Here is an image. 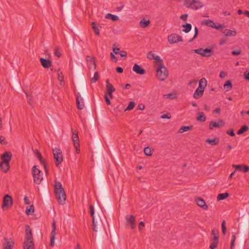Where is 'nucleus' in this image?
<instances>
[{"label": "nucleus", "mask_w": 249, "mask_h": 249, "mask_svg": "<svg viewBox=\"0 0 249 249\" xmlns=\"http://www.w3.org/2000/svg\"><path fill=\"white\" fill-rule=\"evenodd\" d=\"M89 213L92 217L93 230L95 232H100L104 230L102 218L105 216L102 211H97L94 215V206L90 204L89 207Z\"/></svg>", "instance_id": "f257e3e1"}, {"label": "nucleus", "mask_w": 249, "mask_h": 249, "mask_svg": "<svg viewBox=\"0 0 249 249\" xmlns=\"http://www.w3.org/2000/svg\"><path fill=\"white\" fill-rule=\"evenodd\" d=\"M23 249H35V243L32 231L29 225L26 226L25 240Z\"/></svg>", "instance_id": "f03ea898"}, {"label": "nucleus", "mask_w": 249, "mask_h": 249, "mask_svg": "<svg viewBox=\"0 0 249 249\" xmlns=\"http://www.w3.org/2000/svg\"><path fill=\"white\" fill-rule=\"evenodd\" d=\"M56 198L60 204H64L66 199V195L62 185L60 182L55 181L54 186Z\"/></svg>", "instance_id": "7ed1b4c3"}, {"label": "nucleus", "mask_w": 249, "mask_h": 249, "mask_svg": "<svg viewBox=\"0 0 249 249\" xmlns=\"http://www.w3.org/2000/svg\"><path fill=\"white\" fill-rule=\"evenodd\" d=\"M156 76L160 81L164 80L168 76V71L163 65H160L156 68Z\"/></svg>", "instance_id": "20e7f679"}, {"label": "nucleus", "mask_w": 249, "mask_h": 249, "mask_svg": "<svg viewBox=\"0 0 249 249\" xmlns=\"http://www.w3.org/2000/svg\"><path fill=\"white\" fill-rule=\"evenodd\" d=\"M184 5L188 8L196 10L203 6L202 2L196 0H185Z\"/></svg>", "instance_id": "39448f33"}, {"label": "nucleus", "mask_w": 249, "mask_h": 249, "mask_svg": "<svg viewBox=\"0 0 249 249\" xmlns=\"http://www.w3.org/2000/svg\"><path fill=\"white\" fill-rule=\"evenodd\" d=\"M41 171L36 168V165L32 168V174L34 178V181L37 184H39L43 179L42 175H41Z\"/></svg>", "instance_id": "423d86ee"}, {"label": "nucleus", "mask_w": 249, "mask_h": 249, "mask_svg": "<svg viewBox=\"0 0 249 249\" xmlns=\"http://www.w3.org/2000/svg\"><path fill=\"white\" fill-rule=\"evenodd\" d=\"M53 152L55 160V163L57 167L63 161V155L62 151L58 148L53 149Z\"/></svg>", "instance_id": "0eeeda50"}, {"label": "nucleus", "mask_w": 249, "mask_h": 249, "mask_svg": "<svg viewBox=\"0 0 249 249\" xmlns=\"http://www.w3.org/2000/svg\"><path fill=\"white\" fill-rule=\"evenodd\" d=\"M72 133V140L73 142V145L75 148L76 152L77 154L80 153V145H79V139L78 135V132L76 130L71 129Z\"/></svg>", "instance_id": "6e6552de"}, {"label": "nucleus", "mask_w": 249, "mask_h": 249, "mask_svg": "<svg viewBox=\"0 0 249 249\" xmlns=\"http://www.w3.org/2000/svg\"><path fill=\"white\" fill-rule=\"evenodd\" d=\"M13 205V199L11 196L6 195L4 196L2 204V209L5 210L11 207Z\"/></svg>", "instance_id": "1a4fd4ad"}, {"label": "nucleus", "mask_w": 249, "mask_h": 249, "mask_svg": "<svg viewBox=\"0 0 249 249\" xmlns=\"http://www.w3.org/2000/svg\"><path fill=\"white\" fill-rule=\"evenodd\" d=\"M106 83V94H107L109 98H113V93L115 91V89L113 86L109 82V80L107 79Z\"/></svg>", "instance_id": "9d476101"}, {"label": "nucleus", "mask_w": 249, "mask_h": 249, "mask_svg": "<svg viewBox=\"0 0 249 249\" xmlns=\"http://www.w3.org/2000/svg\"><path fill=\"white\" fill-rule=\"evenodd\" d=\"M126 224L130 225L132 229L136 228L135 217L133 215H127L125 216Z\"/></svg>", "instance_id": "9b49d317"}, {"label": "nucleus", "mask_w": 249, "mask_h": 249, "mask_svg": "<svg viewBox=\"0 0 249 249\" xmlns=\"http://www.w3.org/2000/svg\"><path fill=\"white\" fill-rule=\"evenodd\" d=\"M4 242L2 249H13L15 242L11 238H4Z\"/></svg>", "instance_id": "f8f14e48"}, {"label": "nucleus", "mask_w": 249, "mask_h": 249, "mask_svg": "<svg viewBox=\"0 0 249 249\" xmlns=\"http://www.w3.org/2000/svg\"><path fill=\"white\" fill-rule=\"evenodd\" d=\"M225 125V122L221 119L218 120L216 122L212 121L209 124V129H213L214 127L220 128L223 127Z\"/></svg>", "instance_id": "ddd939ff"}, {"label": "nucleus", "mask_w": 249, "mask_h": 249, "mask_svg": "<svg viewBox=\"0 0 249 249\" xmlns=\"http://www.w3.org/2000/svg\"><path fill=\"white\" fill-rule=\"evenodd\" d=\"M12 157V154L10 151L4 152L0 157L2 163H9L11 161Z\"/></svg>", "instance_id": "4468645a"}, {"label": "nucleus", "mask_w": 249, "mask_h": 249, "mask_svg": "<svg viewBox=\"0 0 249 249\" xmlns=\"http://www.w3.org/2000/svg\"><path fill=\"white\" fill-rule=\"evenodd\" d=\"M52 230L51 233V239H50V245L51 247H53L54 245V239L55 236L56 234V226H55V221L54 220H53V222L52 225Z\"/></svg>", "instance_id": "2eb2a0df"}, {"label": "nucleus", "mask_w": 249, "mask_h": 249, "mask_svg": "<svg viewBox=\"0 0 249 249\" xmlns=\"http://www.w3.org/2000/svg\"><path fill=\"white\" fill-rule=\"evenodd\" d=\"M197 205L202 209L207 210L208 209V205L206 204L205 200L201 197H197L195 198Z\"/></svg>", "instance_id": "dca6fc26"}, {"label": "nucleus", "mask_w": 249, "mask_h": 249, "mask_svg": "<svg viewBox=\"0 0 249 249\" xmlns=\"http://www.w3.org/2000/svg\"><path fill=\"white\" fill-rule=\"evenodd\" d=\"M76 102L77 108L80 110L82 109L84 107V103L83 99L81 97L79 93L76 94Z\"/></svg>", "instance_id": "f3484780"}, {"label": "nucleus", "mask_w": 249, "mask_h": 249, "mask_svg": "<svg viewBox=\"0 0 249 249\" xmlns=\"http://www.w3.org/2000/svg\"><path fill=\"white\" fill-rule=\"evenodd\" d=\"M232 166L239 171L247 173L249 171V167L244 164H233Z\"/></svg>", "instance_id": "a211bd4d"}, {"label": "nucleus", "mask_w": 249, "mask_h": 249, "mask_svg": "<svg viewBox=\"0 0 249 249\" xmlns=\"http://www.w3.org/2000/svg\"><path fill=\"white\" fill-rule=\"evenodd\" d=\"M133 71L137 74L140 75L144 74L146 73L145 70L137 64H135L133 67Z\"/></svg>", "instance_id": "6ab92c4d"}, {"label": "nucleus", "mask_w": 249, "mask_h": 249, "mask_svg": "<svg viewBox=\"0 0 249 249\" xmlns=\"http://www.w3.org/2000/svg\"><path fill=\"white\" fill-rule=\"evenodd\" d=\"M40 62L42 67L45 69L50 68L52 66V62L48 59L40 58Z\"/></svg>", "instance_id": "aec40b11"}, {"label": "nucleus", "mask_w": 249, "mask_h": 249, "mask_svg": "<svg viewBox=\"0 0 249 249\" xmlns=\"http://www.w3.org/2000/svg\"><path fill=\"white\" fill-rule=\"evenodd\" d=\"M10 167V163H2V161L0 162V169L3 173H7L9 171Z\"/></svg>", "instance_id": "412c9836"}, {"label": "nucleus", "mask_w": 249, "mask_h": 249, "mask_svg": "<svg viewBox=\"0 0 249 249\" xmlns=\"http://www.w3.org/2000/svg\"><path fill=\"white\" fill-rule=\"evenodd\" d=\"M207 84V81L205 78H201L199 81V86L198 88L204 91V89Z\"/></svg>", "instance_id": "4be33fe9"}, {"label": "nucleus", "mask_w": 249, "mask_h": 249, "mask_svg": "<svg viewBox=\"0 0 249 249\" xmlns=\"http://www.w3.org/2000/svg\"><path fill=\"white\" fill-rule=\"evenodd\" d=\"M206 142L212 145H217L219 142V139L218 137L214 138L213 139H207Z\"/></svg>", "instance_id": "5701e85b"}, {"label": "nucleus", "mask_w": 249, "mask_h": 249, "mask_svg": "<svg viewBox=\"0 0 249 249\" xmlns=\"http://www.w3.org/2000/svg\"><path fill=\"white\" fill-rule=\"evenodd\" d=\"M203 90L197 88L194 93L193 97L195 99H198L203 95Z\"/></svg>", "instance_id": "b1692460"}, {"label": "nucleus", "mask_w": 249, "mask_h": 249, "mask_svg": "<svg viewBox=\"0 0 249 249\" xmlns=\"http://www.w3.org/2000/svg\"><path fill=\"white\" fill-rule=\"evenodd\" d=\"M92 28L94 30L95 34L99 36L100 34V30L101 29V27L100 26H97L95 22H92L91 23Z\"/></svg>", "instance_id": "393cba45"}, {"label": "nucleus", "mask_w": 249, "mask_h": 249, "mask_svg": "<svg viewBox=\"0 0 249 249\" xmlns=\"http://www.w3.org/2000/svg\"><path fill=\"white\" fill-rule=\"evenodd\" d=\"M139 24L140 26L142 28H146L150 24V20H146L145 18H143L140 21Z\"/></svg>", "instance_id": "a878e982"}, {"label": "nucleus", "mask_w": 249, "mask_h": 249, "mask_svg": "<svg viewBox=\"0 0 249 249\" xmlns=\"http://www.w3.org/2000/svg\"><path fill=\"white\" fill-rule=\"evenodd\" d=\"M206 120V116L203 112H200L198 113V116L196 117V120L200 122H204Z\"/></svg>", "instance_id": "bb28decb"}, {"label": "nucleus", "mask_w": 249, "mask_h": 249, "mask_svg": "<svg viewBox=\"0 0 249 249\" xmlns=\"http://www.w3.org/2000/svg\"><path fill=\"white\" fill-rule=\"evenodd\" d=\"M223 34L226 36H235L236 34V32L235 31L225 29L223 32Z\"/></svg>", "instance_id": "cd10ccee"}, {"label": "nucleus", "mask_w": 249, "mask_h": 249, "mask_svg": "<svg viewBox=\"0 0 249 249\" xmlns=\"http://www.w3.org/2000/svg\"><path fill=\"white\" fill-rule=\"evenodd\" d=\"M182 41L183 40L181 36L176 34H172V43H177Z\"/></svg>", "instance_id": "c85d7f7f"}, {"label": "nucleus", "mask_w": 249, "mask_h": 249, "mask_svg": "<svg viewBox=\"0 0 249 249\" xmlns=\"http://www.w3.org/2000/svg\"><path fill=\"white\" fill-rule=\"evenodd\" d=\"M193 126L192 125H190L189 126H182L180 129L178 130V132L180 133H182L183 132L188 131L192 129Z\"/></svg>", "instance_id": "c756f323"}, {"label": "nucleus", "mask_w": 249, "mask_h": 249, "mask_svg": "<svg viewBox=\"0 0 249 249\" xmlns=\"http://www.w3.org/2000/svg\"><path fill=\"white\" fill-rule=\"evenodd\" d=\"M86 60L88 63H92V64H93V69H96V65L95 61V58L93 56H87L86 58Z\"/></svg>", "instance_id": "7c9ffc66"}, {"label": "nucleus", "mask_w": 249, "mask_h": 249, "mask_svg": "<svg viewBox=\"0 0 249 249\" xmlns=\"http://www.w3.org/2000/svg\"><path fill=\"white\" fill-rule=\"evenodd\" d=\"M182 31L185 33H188L192 29V25L190 23H186L182 25Z\"/></svg>", "instance_id": "2f4dec72"}, {"label": "nucleus", "mask_w": 249, "mask_h": 249, "mask_svg": "<svg viewBox=\"0 0 249 249\" xmlns=\"http://www.w3.org/2000/svg\"><path fill=\"white\" fill-rule=\"evenodd\" d=\"M154 59L155 60V65L157 67H159V66H160V64L163 65L162 60L160 59V56H156L155 57H154Z\"/></svg>", "instance_id": "473e14b6"}, {"label": "nucleus", "mask_w": 249, "mask_h": 249, "mask_svg": "<svg viewBox=\"0 0 249 249\" xmlns=\"http://www.w3.org/2000/svg\"><path fill=\"white\" fill-rule=\"evenodd\" d=\"M229 196V194L228 193L219 194L217 196V199L218 201L224 200L225 198H227Z\"/></svg>", "instance_id": "72a5a7b5"}, {"label": "nucleus", "mask_w": 249, "mask_h": 249, "mask_svg": "<svg viewBox=\"0 0 249 249\" xmlns=\"http://www.w3.org/2000/svg\"><path fill=\"white\" fill-rule=\"evenodd\" d=\"M202 23L209 27L213 28L215 23L210 19H206L203 21Z\"/></svg>", "instance_id": "f704fd0d"}, {"label": "nucleus", "mask_w": 249, "mask_h": 249, "mask_svg": "<svg viewBox=\"0 0 249 249\" xmlns=\"http://www.w3.org/2000/svg\"><path fill=\"white\" fill-rule=\"evenodd\" d=\"M34 212V207L33 205H31L29 207H27L26 209V213L27 215H32Z\"/></svg>", "instance_id": "c9c22d12"}, {"label": "nucleus", "mask_w": 249, "mask_h": 249, "mask_svg": "<svg viewBox=\"0 0 249 249\" xmlns=\"http://www.w3.org/2000/svg\"><path fill=\"white\" fill-rule=\"evenodd\" d=\"M57 76H58V80L60 81V85H63L64 84V76H63L62 72L60 71L59 70H58V71Z\"/></svg>", "instance_id": "e433bc0d"}, {"label": "nucleus", "mask_w": 249, "mask_h": 249, "mask_svg": "<svg viewBox=\"0 0 249 249\" xmlns=\"http://www.w3.org/2000/svg\"><path fill=\"white\" fill-rule=\"evenodd\" d=\"M106 18H109L111 19L112 21H116L118 20L119 18L117 16L112 15L111 14H107L106 16Z\"/></svg>", "instance_id": "4c0bfd02"}, {"label": "nucleus", "mask_w": 249, "mask_h": 249, "mask_svg": "<svg viewBox=\"0 0 249 249\" xmlns=\"http://www.w3.org/2000/svg\"><path fill=\"white\" fill-rule=\"evenodd\" d=\"M225 89L227 88V91H229L232 89V84L230 80H227L224 85Z\"/></svg>", "instance_id": "58836bf2"}, {"label": "nucleus", "mask_w": 249, "mask_h": 249, "mask_svg": "<svg viewBox=\"0 0 249 249\" xmlns=\"http://www.w3.org/2000/svg\"><path fill=\"white\" fill-rule=\"evenodd\" d=\"M203 51H204V49L199 48V49L195 50V52L196 53L201 55L202 56L210 57V55L205 54L204 53H203Z\"/></svg>", "instance_id": "ea45409f"}, {"label": "nucleus", "mask_w": 249, "mask_h": 249, "mask_svg": "<svg viewBox=\"0 0 249 249\" xmlns=\"http://www.w3.org/2000/svg\"><path fill=\"white\" fill-rule=\"evenodd\" d=\"M248 130V127L247 125H243L237 131L238 135H241Z\"/></svg>", "instance_id": "a19ab883"}, {"label": "nucleus", "mask_w": 249, "mask_h": 249, "mask_svg": "<svg viewBox=\"0 0 249 249\" xmlns=\"http://www.w3.org/2000/svg\"><path fill=\"white\" fill-rule=\"evenodd\" d=\"M39 160L41 164L42 165H43V166L44 167V170H45V173H46V174H47V175L48 174H49V170H48V169L47 168V165H46V162H45V160H44L43 159V158L42 157L41 159V160Z\"/></svg>", "instance_id": "79ce46f5"}, {"label": "nucleus", "mask_w": 249, "mask_h": 249, "mask_svg": "<svg viewBox=\"0 0 249 249\" xmlns=\"http://www.w3.org/2000/svg\"><path fill=\"white\" fill-rule=\"evenodd\" d=\"M218 243V240H217L216 238H215V240L212 239V243L210 246V248L211 249H214L215 248H216L217 247Z\"/></svg>", "instance_id": "37998d69"}, {"label": "nucleus", "mask_w": 249, "mask_h": 249, "mask_svg": "<svg viewBox=\"0 0 249 249\" xmlns=\"http://www.w3.org/2000/svg\"><path fill=\"white\" fill-rule=\"evenodd\" d=\"M99 78V75L98 71H96L93 77L90 79L91 83H95Z\"/></svg>", "instance_id": "c03bdc74"}, {"label": "nucleus", "mask_w": 249, "mask_h": 249, "mask_svg": "<svg viewBox=\"0 0 249 249\" xmlns=\"http://www.w3.org/2000/svg\"><path fill=\"white\" fill-rule=\"evenodd\" d=\"M144 153L145 155L150 156L152 154L151 148L149 147H146L144 149Z\"/></svg>", "instance_id": "a18cd8bd"}, {"label": "nucleus", "mask_w": 249, "mask_h": 249, "mask_svg": "<svg viewBox=\"0 0 249 249\" xmlns=\"http://www.w3.org/2000/svg\"><path fill=\"white\" fill-rule=\"evenodd\" d=\"M135 103L134 101L129 102L128 106L127 107L125 110H130L134 108L135 106Z\"/></svg>", "instance_id": "49530a36"}, {"label": "nucleus", "mask_w": 249, "mask_h": 249, "mask_svg": "<svg viewBox=\"0 0 249 249\" xmlns=\"http://www.w3.org/2000/svg\"><path fill=\"white\" fill-rule=\"evenodd\" d=\"M212 235L213 236V239L215 240V238L218 240V231L217 230H213L212 231Z\"/></svg>", "instance_id": "de8ad7c7"}, {"label": "nucleus", "mask_w": 249, "mask_h": 249, "mask_svg": "<svg viewBox=\"0 0 249 249\" xmlns=\"http://www.w3.org/2000/svg\"><path fill=\"white\" fill-rule=\"evenodd\" d=\"M54 55L58 57H60L61 56V53L59 51V48L56 46L54 48Z\"/></svg>", "instance_id": "09e8293b"}, {"label": "nucleus", "mask_w": 249, "mask_h": 249, "mask_svg": "<svg viewBox=\"0 0 249 249\" xmlns=\"http://www.w3.org/2000/svg\"><path fill=\"white\" fill-rule=\"evenodd\" d=\"M236 240V236L235 234H232L231 236V249H234V244Z\"/></svg>", "instance_id": "8fccbe9b"}, {"label": "nucleus", "mask_w": 249, "mask_h": 249, "mask_svg": "<svg viewBox=\"0 0 249 249\" xmlns=\"http://www.w3.org/2000/svg\"><path fill=\"white\" fill-rule=\"evenodd\" d=\"M0 143L2 145H6L8 143L5 138L3 136L1 135L0 136Z\"/></svg>", "instance_id": "3c124183"}, {"label": "nucleus", "mask_w": 249, "mask_h": 249, "mask_svg": "<svg viewBox=\"0 0 249 249\" xmlns=\"http://www.w3.org/2000/svg\"><path fill=\"white\" fill-rule=\"evenodd\" d=\"M26 97L28 99V103L29 104V105L33 107V100L32 96L30 95L26 94Z\"/></svg>", "instance_id": "603ef678"}, {"label": "nucleus", "mask_w": 249, "mask_h": 249, "mask_svg": "<svg viewBox=\"0 0 249 249\" xmlns=\"http://www.w3.org/2000/svg\"><path fill=\"white\" fill-rule=\"evenodd\" d=\"M221 227H222V233L224 235H225L226 233L227 229H226V227L225 226V220L223 221V222L222 223Z\"/></svg>", "instance_id": "864d4df0"}, {"label": "nucleus", "mask_w": 249, "mask_h": 249, "mask_svg": "<svg viewBox=\"0 0 249 249\" xmlns=\"http://www.w3.org/2000/svg\"><path fill=\"white\" fill-rule=\"evenodd\" d=\"M155 54L152 52L150 51L147 54V58L150 60H153L154 59V57H155Z\"/></svg>", "instance_id": "5fc2aeb1"}, {"label": "nucleus", "mask_w": 249, "mask_h": 249, "mask_svg": "<svg viewBox=\"0 0 249 249\" xmlns=\"http://www.w3.org/2000/svg\"><path fill=\"white\" fill-rule=\"evenodd\" d=\"M203 53L205 54L210 55V56H212L213 54L212 50L208 48L204 49Z\"/></svg>", "instance_id": "6e6d98bb"}, {"label": "nucleus", "mask_w": 249, "mask_h": 249, "mask_svg": "<svg viewBox=\"0 0 249 249\" xmlns=\"http://www.w3.org/2000/svg\"><path fill=\"white\" fill-rule=\"evenodd\" d=\"M34 153H35L36 156L38 159V160L41 159V158L42 157V155H41L40 152L38 150H36L35 151Z\"/></svg>", "instance_id": "4d7b16f0"}, {"label": "nucleus", "mask_w": 249, "mask_h": 249, "mask_svg": "<svg viewBox=\"0 0 249 249\" xmlns=\"http://www.w3.org/2000/svg\"><path fill=\"white\" fill-rule=\"evenodd\" d=\"M241 51L240 50H237L231 52V53L233 55H238L240 54Z\"/></svg>", "instance_id": "13d9d810"}, {"label": "nucleus", "mask_w": 249, "mask_h": 249, "mask_svg": "<svg viewBox=\"0 0 249 249\" xmlns=\"http://www.w3.org/2000/svg\"><path fill=\"white\" fill-rule=\"evenodd\" d=\"M227 133L230 135L231 136L234 137L235 136V134L234 132V131L233 129H229L227 131Z\"/></svg>", "instance_id": "bf43d9fd"}, {"label": "nucleus", "mask_w": 249, "mask_h": 249, "mask_svg": "<svg viewBox=\"0 0 249 249\" xmlns=\"http://www.w3.org/2000/svg\"><path fill=\"white\" fill-rule=\"evenodd\" d=\"M104 98L105 99V101H106V104L107 105H109L111 104V102H110V101L109 100V97L107 96V94H105V95H104Z\"/></svg>", "instance_id": "052dcab7"}, {"label": "nucleus", "mask_w": 249, "mask_h": 249, "mask_svg": "<svg viewBox=\"0 0 249 249\" xmlns=\"http://www.w3.org/2000/svg\"><path fill=\"white\" fill-rule=\"evenodd\" d=\"M216 23H215V24H214V27H213V28L216 29H223L224 27V26L222 24H218V25H216Z\"/></svg>", "instance_id": "680f3d73"}, {"label": "nucleus", "mask_w": 249, "mask_h": 249, "mask_svg": "<svg viewBox=\"0 0 249 249\" xmlns=\"http://www.w3.org/2000/svg\"><path fill=\"white\" fill-rule=\"evenodd\" d=\"M195 33L194 36L193 38L190 40V41H192L194 39L196 38L198 35V30L196 27H195Z\"/></svg>", "instance_id": "e2e57ef3"}, {"label": "nucleus", "mask_w": 249, "mask_h": 249, "mask_svg": "<svg viewBox=\"0 0 249 249\" xmlns=\"http://www.w3.org/2000/svg\"><path fill=\"white\" fill-rule=\"evenodd\" d=\"M171 114H170V113H167V114L162 115L161 116V118H162V119H170L171 118Z\"/></svg>", "instance_id": "0e129e2a"}, {"label": "nucleus", "mask_w": 249, "mask_h": 249, "mask_svg": "<svg viewBox=\"0 0 249 249\" xmlns=\"http://www.w3.org/2000/svg\"><path fill=\"white\" fill-rule=\"evenodd\" d=\"M120 54L121 57H125L127 56V53L126 51L122 50L120 52Z\"/></svg>", "instance_id": "69168bd1"}, {"label": "nucleus", "mask_w": 249, "mask_h": 249, "mask_svg": "<svg viewBox=\"0 0 249 249\" xmlns=\"http://www.w3.org/2000/svg\"><path fill=\"white\" fill-rule=\"evenodd\" d=\"M144 227V223L143 221H141L139 224V230L140 231L142 230V228Z\"/></svg>", "instance_id": "338daca9"}, {"label": "nucleus", "mask_w": 249, "mask_h": 249, "mask_svg": "<svg viewBox=\"0 0 249 249\" xmlns=\"http://www.w3.org/2000/svg\"><path fill=\"white\" fill-rule=\"evenodd\" d=\"M244 78L249 81V71H246L244 73Z\"/></svg>", "instance_id": "774afa93"}]
</instances>
